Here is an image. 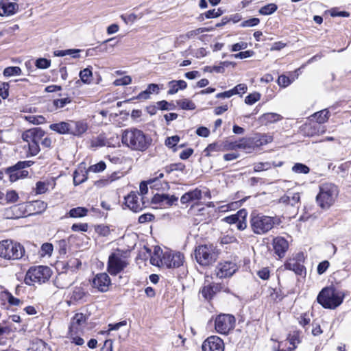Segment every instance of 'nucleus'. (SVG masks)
Masks as SVG:
<instances>
[{
	"label": "nucleus",
	"mask_w": 351,
	"mask_h": 351,
	"mask_svg": "<svg viewBox=\"0 0 351 351\" xmlns=\"http://www.w3.org/2000/svg\"><path fill=\"white\" fill-rule=\"evenodd\" d=\"M121 142L133 151L143 152L151 146L152 139L142 130L132 128L123 131Z\"/></svg>",
	"instance_id": "1"
},
{
	"label": "nucleus",
	"mask_w": 351,
	"mask_h": 351,
	"mask_svg": "<svg viewBox=\"0 0 351 351\" xmlns=\"http://www.w3.org/2000/svg\"><path fill=\"white\" fill-rule=\"evenodd\" d=\"M345 294L334 287L324 288L317 295V302L325 308L334 309L339 306L343 300Z\"/></svg>",
	"instance_id": "2"
},
{
	"label": "nucleus",
	"mask_w": 351,
	"mask_h": 351,
	"mask_svg": "<svg viewBox=\"0 0 351 351\" xmlns=\"http://www.w3.org/2000/svg\"><path fill=\"white\" fill-rule=\"evenodd\" d=\"M276 223L275 217L252 213L250 216V225L252 232L256 234H265L271 230Z\"/></svg>",
	"instance_id": "3"
},
{
	"label": "nucleus",
	"mask_w": 351,
	"mask_h": 351,
	"mask_svg": "<svg viewBox=\"0 0 351 351\" xmlns=\"http://www.w3.org/2000/svg\"><path fill=\"white\" fill-rule=\"evenodd\" d=\"M338 193V189L334 184L324 183L319 186L316 201L322 208L328 209L335 203Z\"/></svg>",
	"instance_id": "4"
},
{
	"label": "nucleus",
	"mask_w": 351,
	"mask_h": 351,
	"mask_svg": "<svg viewBox=\"0 0 351 351\" xmlns=\"http://www.w3.org/2000/svg\"><path fill=\"white\" fill-rule=\"evenodd\" d=\"M25 254L24 247L12 240H3L0 242V257L7 260L21 259Z\"/></svg>",
	"instance_id": "5"
},
{
	"label": "nucleus",
	"mask_w": 351,
	"mask_h": 351,
	"mask_svg": "<svg viewBox=\"0 0 351 351\" xmlns=\"http://www.w3.org/2000/svg\"><path fill=\"white\" fill-rule=\"evenodd\" d=\"M219 255V251L213 245H201L195 250L197 262L202 266H208L215 263Z\"/></svg>",
	"instance_id": "6"
},
{
	"label": "nucleus",
	"mask_w": 351,
	"mask_h": 351,
	"mask_svg": "<svg viewBox=\"0 0 351 351\" xmlns=\"http://www.w3.org/2000/svg\"><path fill=\"white\" fill-rule=\"evenodd\" d=\"M51 275V270L47 266L32 267L29 269L25 275V282L28 285H32L34 282L45 283L49 279Z\"/></svg>",
	"instance_id": "7"
},
{
	"label": "nucleus",
	"mask_w": 351,
	"mask_h": 351,
	"mask_svg": "<svg viewBox=\"0 0 351 351\" xmlns=\"http://www.w3.org/2000/svg\"><path fill=\"white\" fill-rule=\"evenodd\" d=\"M271 340L278 343L277 345L272 346L273 351H291L300 343L298 330H293L290 332L284 340L275 339L274 336L271 338Z\"/></svg>",
	"instance_id": "8"
},
{
	"label": "nucleus",
	"mask_w": 351,
	"mask_h": 351,
	"mask_svg": "<svg viewBox=\"0 0 351 351\" xmlns=\"http://www.w3.org/2000/svg\"><path fill=\"white\" fill-rule=\"evenodd\" d=\"M128 262L124 257L122 253L117 250V252L110 254L108 257L107 264V271L112 276H116L121 272L127 266Z\"/></svg>",
	"instance_id": "9"
},
{
	"label": "nucleus",
	"mask_w": 351,
	"mask_h": 351,
	"mask_svg": "<svg viewBox=\"0 0 351 351\" xmlns=\"http://www.w3.org/2000/svg\"><path fill=\"white\" fill-rule=\"evenodd\" d=\"M32 164V161H19L15 165L8 168L6 173L9 175L10 180L15 182L20 178L27 177L29 173L24 169L30 167Z\"/></svg>",
	"instance_id": "10"
},
{
	"label": "nucleus",
	"mask_w": 351,
	"mask_h": 351,
	"mask_svg": "<svg viewBox=\"0 0 351 351\" xmlns=\"http://www.w3.org/2000/svg\"><path fill=\"white\" fill-rule=\"evenodd\" d=\"M237 270V265L232 261L219 263L215 269V274L219 278L232 276Z\"/></svg>",
	"instance_id": "11"
},
{
	"label": "nucleus",
	"mask_w": 351,
	"mask_h": 351,
	"mask_svg": "<svg viewBox=\"0 0 351 351\" xmlns=\"http://www.w3.org/2000/svg\"><path fill=\"white\" fill-rule=\"evenodd\" d=\"M184 255L180 252H165L160 261L169 268H176L183 265Z\"/></svg>",
	"instance_id": "12"
},
{
	"label": "nucleus",
	"mask_w": 351,
	"mask_h": 351,
	"mask_svg": "<svg viewBox=\"0 0 351 351\" xmlns=\"http://www.w3.org/2000/svg\"><path fill=\"white\" fill-rule=\"evenodd\" d=\"M236 319L231 314H220L215 318V329H234Z\"/></svg>",
	"instance_id": "13"
},
{
	"label": "nucleus",
	"mask_w": 351,
	"mask_h": 351,
	"mask_svg": "<svg viewBox=\"0 0 351 351\" xmlns=\"http://www.w3.org/2000/svg\"><path fill=\"white\" fill-rule=\"evenodd\" d=\"M202 349V351H224V344L219 337L210 336L203 342Z\"/></svg>",
	"instance_id": "14"
},
{
	"label": "nucleus",
	"mask_w": 351,
	"mask_h": 351,
	"mask_svg": "<svg viewBox=\"0 0 351 351\" xmlns=\"http://www.w3.org/2000/svg\"><path fill=\"white\" fill-rule=\"evenodd\" d=\"M45 136V132L40 128H34L26 130L22 134V138L26 142H33L39 144Z\"/></svg>",
	"instance_id": "15"
},
{
	"label": "nucleus",
	"mask_w": 351,
	"mask_h": 351,
	"mask_svg": "<svg viewBox=\"0 0 351 351\" xmlns=\"http://www.w3.org/2000/svg\"><path fill=\"white\" fill-rule=\"evenodd\" d=\"M110 285V279L106 273L98 274L93 280V287L101 292L108 291Z\"/></svg>",
	"instance_id": "16"
},
{
	"label": "nucleus",
	"mask_w": 351,
	"mask_h": 351,
	"mask_svg": "<svg viewBox=\"0 0 351 351\" xmlns=\"http://www.w3.org/2000/svg\"><path fill=\"white\" fill-rule=\"evenodd\" d=\"M69 134L81 136L88 130V124L84 121H69Z\"/></svg>",
	"instance_id": "17"
},
{
	"label": "nucleus",
	"mask_w": 351,
	"mask_h": 351,
	"mask_svg": "<svg viewBox=\"0 0 351 351\" xmlns=\"http://www.w3.org/2000/svg\"><path fill=\"white\" fill-rule=\"evenodd\" d=\"M274 252L279 258H282L289 248L288 241L281 237H277L273 240Z\"/></svg>",
	"instance_id": "18"
},
{
	"label": "nucleus",
	"mask_w": 351,
	"mask_h": 351,
	"mask_svg": "<svg viewBox=\"0 0 351 351\" xmlns=\"http://www.w3.org/2000/svg\"><path fill=\"white\" fill-rule=\"evenodd\" d=\"M178 200V197L169 194H156L152 197L153 204H158L160 206H172Z\"/></svg>",
	"instance_id": "19"
},
{
	"label": "nucleus",
	"mask_w": 351,
	"mask_h": 351,
	"mask_svg": "<svg viewBox=\"0 0 351 351\" xmlns=\"http://www.w3.org/2000/svg\"><path fill=\"white\" fill-rule=\"evenodd\" d=\"M300 195L299 193H293L287 191L283 196L279 199V203L285 205H290L293 207L298 208L300 203Z\"/></svg>",
	"instance_id": "20"
},
{
	"label": "nucleus",
	"mask_w": 351,
	"mask_h": 351,
	"mask_svg": "<svg viewBox=\"0 0 351 351\" xmlns=\"http://www.w3.org/2000/svg\"><path fill=\"white\" fill-rule=\"evenodd\" d=\"M138 194L132 192L125 197V204L131 210L137 213L142 210L143 204L138 202Z\"/></svg>",
	"instance_id": "21"
},
{
	"label": "nucleus",
	"mask_w": 351,
	"mask_h": 351,
	"mask_svg": "<svg viewBox=\"0 0 351 351\" xmlns=\"http://www.w3.org/2000/svg\"><path fill=\"white\" fill-rule=\"evenodd\" d=\"M88 292L85 291L82 287H75L73 288L71 293L70 302H80L82 303L86 302V298L88 297Z\"/></svg>",
	"instance_id": "22"
},
{
	"label": "nucleus",
	"mask_w": 351,
	"mask_h": 351,
	"mask_svg": "<svg viewBox=\"0 0 351 351\" xmlns=\"http://www.w3.org/2000/svg\"><path fill=\"white\" fill-rule=\"evenodd\" d=\"M18 5L16 3L9 2L8 0H2L0 3V16H9L15 12Z\"/></svg>",
	"instance_id": "23"
},
{
	"label": "nucleus",
	"mask_w": 351,
	"mask_h": 351,
	"mask_svg": "<svg viewBox=\"0 0 351 351\" xmlns=\"http://www.w3.org/2000/svg\"><path fill=\"white\" fill-rule=\"evenodd\" d=\"M69 121H61L58 123H52L49 125L51 130L56 132L60 134H69Z\"/></svg>",
	"instance_id": "24"
},
{
	"label": "nucleus",
	"mask_w": 351,
	"mask_h": 351,
	"mask_svg": "<svg viewBox=\"0 0 351 351\" xmlns=\"http://www.w3.org/2000/svg\"><path fill=\"white\" fill-rule=\"evenodd\" d=\"M169 90H168L169 95H173L176 93L179 90L185 89L187 86V84L184 80H172L168 83Z\"/></svg>",
	"instance_id": "25"
},
{
	"label": "nucleus",
	"mask_w": 351,
	"mask_h": 351,
	"mask_svg": "<svg viewBox=\"0 0 351 351\" xmlns=\"http://www.w3.org/2000/svg\"><path fill=\"white\" fill-rule=\"evenodd\" d=\"M285 267L286 269L293 271L297 275H302L304 272L305 273L304 267L294 260L290 261L285 263Z\"/></svg>",
	"instance_id": "26"
},
{
	"label": "nucleus",
	"mask_w": 351,
	"mask_h": 351,
	"mask_svg": "<svg viewBox=\"0 0 351 351\" xmlns=\"http://www.w3.org/2000/svg\"><path fill=\"white\" fill-rule=\"evenodd\" d=\"M247 212L245 209H241L238 211L239 220L235 223L238 230H244L247 228Z\"/></svg>",
	"instance_id": "27"
},
{
	"label": "nucleus",
	"mask_w": 351,
	"mask_h": 351,
	"mask_svg": "<svg viewBox=\"0 0 351 351\" xmlns=\"http://www.w3.org/2000/svg\"><path fill=\"white\" fill-rule=\"evenodd\" d=\"M239 149H250L256 147L255 141L253 137L241 138L238 141Z\"/></svg>",
	"instance_id": "28"
},
{
	"label": "nucleus",
	"mask_w": 351,
	"mask_h": 351,
	"mask_svg": "<svg viewBox=\"0 0 351 351\" xmlns=\"http://www.w3.org/2000/svg\"><path fill=\"white\" fill-rule=\"evenodd\" d=\"M87 317L83 313H76L71 321L69 329H77V327H83Z\"/></svg>",
	"instance_id": "29"
},
{
	"label": "nucleus",
	"mask_w": 351,
	"mask_h": 351,
	"mask_svg": "<svg viewBox=\"0 0 351 351\" xmlns=\"http://www.w3.org/2000/svg\"><path fill=\"white\" fill-rule=\"evenodd\" d=\"M282 119V117L280 114L274 112L265 113L261 117V121L266 124L277 122Z\"/></svg>",
	"instance_id": "30"
},
{
	"label": "nucleus",
	"mask_w": 351,
	"mask_h": 351,
	"mask_svg": "<svg viewBox=\"0 0 351 351\" xmlns=\"http://www.w3.org/2000/svg\"><path fill=\"white\" fill-rule=\"evenodd\" d=\"M282 165V162H279L278 164H276L275 162H258V163L254 164V171L256 172L267 171L268 169H270L272 167H280Z\"/></svg>",
	"instance_id": "31"
},
{
	"label": "nucleus",
	"mask_w": 351,
	"mask_h": 351,
	"mask_svg": "<svg viewBox=\"0 0 351 351\" xmlns=\"http://www.w3.org/2000/svg\"><path fill=\"white\" fill-rule=\"evenodd\" d=\"M326 129L324 126H322L321 124L317 122L316 123H314L313 125H311L308 127L307 135L311 136L319 135L324 133Z\"/></svg>",
	"instance_id": "32"
},
{
	"label": "nucleus",
	"mask_w": 351,
	"mask_h": 351,
	"mask_svg": "<svg viewBox=\"0 0 351 351\" xmlns=\"http://www.w3.org/2000/svg\"><path fill=\"white\" fill-rule=\"evenodd\" d=\"M88 212V209L84 207H77L71 209L68 215L72 218L83 217L87 215Z\"/></svg>",
	"instance_id": "33"
},
{
	"label": "nucleus",
	"mask_w": 351,
	"mask_h": 351,
	"mask_svg": "<svg viewBox=\"0 0 351 351\" xmlns=\"http://www.w3.org/2000/svg\"><path fill=\"white\" fill-rule=\"evenodd\" d=\"M256 147L266 145L273 140L272 136L266 134H256L254 136Z\"/></svg>",
	"instance_id": "34"
},
{
	"label": "nucleus",
	"mask_w": 351,
	"mask_h": 351,
	"mask_svg": "<svg viewBox=\"0 0 351 351\" xmlns=\"http://www.w3.org/2000/svg\"><path fill=\"white\" fill-rule=\"evenodd\" d=\"M215 29V27H199L196 29L191 30V31L186 32V34L184 35V37L187 39H191L202 33H204L206 32H211V31H213Z\"/></svg>",
	"instance_id": "35"
},
{
	"label": "nucleus",
	"mask_w": 351,
	"mask_h": 351,
	"mask_svg": "<svg viewBox=\"0 0 351 351\" xmlns=\"http://www.w3.org/2000/svg\"><path fill=\"white\" fill-rule=\"evenodd\" d=\"M88 178L87 172L82 170H76L73 173V183L75 185H79L86 181Z\"/></svg>",
	"instance_id": "36"
},
{
	"label": "nucleus",
	"mask_w": 351,
	"mask_h": 351,
	"mask_svg": "<svg viewBox=\"0 0 351 351\" xmlns=\"http://www.w3.org/2000/svg\"><path fill=\"white\" fill-rule=\"evenodd\" d=\"M329 111L327 109H324L314 113L313 117L318 123L322 124L327 121L329 118Z\"/></svg>",
	"instance_id": "37"
},
{
	"label": "nucleus",
	"mask_w": 351,
	"mask_h": 351,
	"mask_svg": "<svg viewBox=\"0 0 351 351\" xmlns=\"http://www.w3.org/2000/svg\"><path fill=\"white\" fill-rule=\"evenodd\" d=\"M71 100L69 97L54 99L52 101V106L50 109L51 111L56 110L60 108H64L66 104L71 103Z\"/></svg>",
	"instance_id": "38"
},
{
	"label": "nucleus",
	"mask_w": 351,
	"mask_h": 351,
	"mask_svg": "<svg viewBox=\"0 0 351 351\" xmlns=\"http://www.w3.org/2000/svg\"><path fill=\"white\" fill-rule=\"evenodd\" d=\"M180 140V138L178 135L167 137L165 139V145L167 147L173 149V152H176L177 150V148L176 147L177 144L179 143Z\"/></svg>",
	"instance_id": "39"
},
{
	"label": "nucleus",
	"mask_w": 351,
	"mask_h": 351,
	"mask_svg": "<svg viewBox=\"0 0 351 351\" xmlns=\"http://www.w3.org/2000/svg\"><path fill=\"white\" fill-rule=\"evenodd\" d=\"M178 106L183 110H194L195 104L188 99H182L177 101Z\"/></svg>",
	"instance_id": "40"
},
{
	"label": "nucleus",
	"mask_w": 351,
	"mask_h": 351,
	"mask_svg": "<svg viewBox=\"0 0 351 351\" xmlns=\"http://www.w3.org/2000/svg\"><path fill=\"white\" fill-rule=\"evenodd\" d=\"M200 293L202 294V297L206 300H211L215 295L213 293V288H212L210 284L207 286H204L202 290L200 291Z\"/></svg>",
	"instance_id": "41"
},
{
	"label": "nucleus",
	"mask_w": 351,
	"mask_h": 351,
	"mask_svg": "<svg viewBox=\"0 0 351 351\" xmlns=\"http://www.w3.org/2000/svg\"><path fill=\"white\" fill-rule=\"evenodd\" d=\"M2 295H3V300H7L10 305L19 306L21 303V300L19 299L14 298L8 291H2Z\"/></svg>",
	"instance_id": "42"
},
{
	"label": "nucleus",
	"mask_w": 351,
	"mask_h": 351,
	"mask_svg": "<svg viewBox=\"0 0 351 351\" xmlns=\"http://www.w3.org/2000/svg\"><path fill=\"white\" fill-rule=\"evenodd\" d=\"M184 169H185V165L182 162L173 163V164L166 166L165 167V171L167 173H170L174 171H183Z\"/></svg>",
	"instance_id": "43"
},
{
	"label": "nucleus",
	"mask_w": 351,
	"mask_h": 351,
	"mask_svg": "<svg viewBox=\"0 0 351 351\" xmlns=\"http://www.w3.org/2000/svg\"><path fill=\"white\" fill-rule=\"evenodd\" d=\"M80 77L84 83H90L92 80V71L90 69L86 68L80 72Z\"/></svg>",
	"instance_id": "44"
},
{
	"label": "nucleus",
	"mask_w": 351,
	"mask_h": 351,
	"mask_svg": "<svg viewBox=\"0 0 351 351\" xmlns=\"http://www.w3.org/2000/svg\"><path fill=\"white\" fill-rule=\"evenodd\" d=\"M80 51V49H67V50H59L54 52L56 56L63 57L66 55H72L73 58H78L79 56L76 55Z\"/></svg>",
	"instance_id": "45"
},
{
	"label": "nucleus",
	"mask_w": 351,
	"mask_h": 351,
	"mask_svg": "<svg viewBox=\"0 0 351 351\" xmlns=\"http://www.w3.org/2000/svg\"><path fill=\"white\" fill-rule=\"evenodd\" d=\"M277 10V5L275 3H269L259 10V13L263 15H269L274 13Z\"/></svg>",
	"instance_id": "46"
},
{
	"label": "nucleus",
	"mask_w": 351,
	"mask_h": 351,
	"mask_svg": "<svg viewBox=\"0 0 351 351\" xmlns=\"http://www.w3.org/2000/svg\"><path fill=\"white\" fill-rule=\"evenodd\" d=\"M21 73V69L19 66H8L3 71V75L6 77L12 75H19Z\"/></svg>",
	"instance_id": "47"
},
{
	"label": "nucleus",
	"mask_w": 351,
	"mask_h": 351,
	"mask_svg": "<svg viewBox=\"0 0 351 351\" xmlns=\"http://www.w3.org/2000/svg\"><path fill=\"white\" fill-rule=\"evenodd\" d=\"M114 40V38H109V39H107L106 40H104L100 47H97L95 48H93V49H88L87 51H86V54L87 55H90V56H93V52L97 49H99V51H102V52H104V51H107V46L106 45V44L107 43H111L112 42L113 40Z\"/></svg>",
	"instance_id": "48"
},
{
	"label": "nucleus",
	"mask_w": 351,
	"mask_h": 351,
	"mask_svg": "<svg viewBox=\"0 0 351 351\" xmlns=\"http://www.w3.org/2000/svg\"><path fill=\"white\" fill-rule=\"evenodd\" d=\"M293 171L298 173H304L306 174L309 172L310 169L306 165L302 164V163H296L293 167H292Z\"/></svg>",
	"instance_id": "49"
},
{
	"label": "nucleus",
	"mask_w": 351,
	"mask_h": 351,
	"mask_svg": "<svg viewBox=\"0 0 351 351\" xmlns=\"http://www.w3.org/2000/svg\"><path fill=\"white\" fill-rule=\"evenodd\" d=\"M33 348L35 351H51L48 345L43 340L37 341L34 344Z\"/></svg>",
	"instance_id": "50"
},
{
	"label": "nucleus",
	"mask_w": 351,
	"mask_h": 351,
	"mask_svg": "<svg viewBox=\"0 0 351 351\" xmlns=\"http://www.w3.org/2000/svg\"><path fill=\"white\" fill-rule=\"evenodd\" d=\"M261 99V94L258 93H254L248 95L245 98V103L248 105H252Z\"/></svg>",
	"instance_id": "51"
},
{
	"label": "nucleus",
	"mask_w": 351,
	"mask_h": 351,
	"mask_svg": "<svg viewBox=\"0 0 351 351\" xmlns=\"http://www.w3.org/2000/svg\"><path fill=\"white\" fill-rule=\"evenodd\" d=\"M222 150L221 145L217 143L209 144L208 147L204 149L206 156H210V153L212 152H220Z\"/></svg>",
	"instance_id": "52"
},
{
	"label": "nucleus",
	"mask_w": 351,
	"mask_h": 351,
	"mask_svg": "<svg viewBox=\"0 0 351 351\" xmlns=\"http://www.w3.org/2000/svg\"><path fill=\"white\" fill-rule=\"evenodd\" d=\"M95 230L98 234L102 237H107L110 232V228L104 225H98L95 226Z\"/></svg>",
	"instance_id": "53"
},
{
	"label": "nucleus",
	"mask_w": 351,
	"mask_h": 351,
	"mask_svg": "<svg viewBox=\"0 0 351 351\" xmlns=\"http://www.w3.org/2000/svg\"><path fill=\"white\" fill-rule=\"evenodd\" d=\"M157 107L162 110H173L176 106L173 103H169L165 100L157 102Z\"/></svg>",
	"instance_id": "54"
},
{
	"label": "nucleus",
	"mask_w": 351,
	"mask_h": 351,
	"mask_svg": "<svg viewBox=\"0 0 351 351\" xmlns=\"http://www.w3.org/2000/svg\"><path fill=\"white\" fill-rule=\"evenodd\" d=\"M35 65L38 69H47L51 65V60L46 58H38L36 60Z\"/></svg>",
	"instance_id": "55"
},
{
	"label": "nucleus",
	"mask_w": 351,
	"mask_h": 351,
	"mask_svg": "<svg viewBox=\"0 0 351 351\" xmlns=\"http://www.w3.org/2000/svg\"><path fill=\"white\" fill-rule=\"evenodd\" d=\"M212 286V288H213V293L215 295L217 293L220 291H223L226 293H230V291L229 288L224 285L219 284V283H212L210 284Z\"/></svg>",
	"instance_id": "56"
},
{
	"label": "nucleus",
	"mask_w": 351,
	"mask_h": 351,
	"mask_svg": "<svg viewBox=\"0 0 351 351\" xmlns=\"http://www.w3.org/2000/svg\"><path fill=\"white\" fill-rule=\"evenodd\" d=\"M223 14V11L219 8L217 11L213 10H210L204 13V16L206 19H213L220 16Z\"/></svg>",
	"instance_id": "57"
},
{
	"label": "nucleus",
	"mask_w": 351,
	"mask_h": 351,
	"mask_svg": "<svg viewBox=\"0 0 351 351\" xmlns=\"http://www.w3.org/2000/svg\"><path fill=\"white\" fill-rule=\"evenodd\" d=\"M106 163L103 161H100L99 162H98L95 165H91L89 167L88 171H93L95 173L101 172L106 169Z\"/></svg>",
	"instance_id": "58"
},
{
	"label": "nucleus",
	"mask_w": 351,
	"mask_h": 351,
	"mask_svg": "<svg viewBox=\"0 0 351 351\" xmlns=\"http://www.w3.org/2000/svg\"><path fill=\"white\" fill-rule=\"evenodd\" d=\"M28 146H29V153L31 156H36L37 155L40 149L39 144L33 143V142H27Z\"/></svg>",
	"instance_id": "59"
},
{
	"label": "nucleus",
	"mask_w": 351,
	"mask_h": 351,
	"mask_svg": "<svg viewBox=\"0 0 351 351\" xmlns=\"http://www.w3.org/2000/svg\"><path fill=\"white\" fill-rule=\"evenodd\" d=\"M19 199V195L15 191H8L5 195V199L8 203H14Z\"/></svg>",
	"instance_id": "60"
},
{
	"label": "nucleus",
	"mask_w": 351,
	"mask_h": 351,
	"mask_svg": "<svg viewBox=\"0 0 351 351\" xmlns=\"http://www.w3.org/2000/svg\"><path fill=\"white\" fill-rule=\"evenodd\" d=\"M131 82H132L131 77L129 75H125L121 78L117 79L114 81V84L116 86H125V85L130 84L131 83Z\"/></svg>",
	"instance_id": "61"
},
{
	"label": "nucleus",
	"mask_w": 351,
	"mask_h": 351,
	"mask_svg": "<svg viewBox=\"0 0 351 351\" xmlns=\"http://www.w3.org/2000/svg\"><path fill=\"white\" fill-rule=\"evenodd\" d=\"M53 250V245L49 243H45L41 246L42 256L51 255Z\"/></svg>",
	"instance_id": "62"
},
{
	"label": "nucleus",
	"mask_w": 351,
	"mask_h": 351,
	"mask_svg": "<svg viewBox=\"0 0 351 351\" xmlns=\"http://www.w3.org/2000/svg\"><path fill=\"white\" fill-rule=\"evenodd\" d=\"M88 228L87 223H74L71 226V230L73 232H86Z\"/></svg>",
	"instance_id": "63"
},
{
	"label": "nucleus",
	"mask_w": 351,
	"mask_h": 351,
	"mask_svg": "<svg viewBox=\"0 0 351 351\" xmlns=\"http://www.w3.org/2000/svg\"><path fill=\"white\" fill-rule=\"evenodd\" d=\"M260 22L259 19L258 18H252L248 20L244 21L241 23V26L243 27H254L257 25Z\"/></svg>",
	"instance_id": "64"
}]
</instances>
